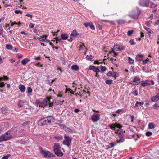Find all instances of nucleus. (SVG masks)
Listing matches in <instances>:
<instances>
[{"label": "nucleus", "instance_id": "obj_1", "mask_svg": "<svg viewBox=\"0 0 159 159\" xmlns=\"http://www.w3.org/2000/svg\"><path fill=\"white\" fill-rule=\"evenodd\" d=\"M139 5L143 7L154 8L157 4L150 1V0H140L139 2Z\"/></svg>", "mask_w": 159, "mask_h": 159}, {"label": "nucleus", "instance_id": "obj_2", "mask_svg": "<svg viewBox=\"0 0 159 159\" xmlns=\"http://www.w3.org/2000/svg\"><path fill=\"white\" fill-rule=\"evenodd\" d=\"M54 119L52 116H48L47 117L40 119L38 122V124L40 126H44L51 123L52 120Z\"/></svg>", "mask_w": 159, "mask_h": 159}, {"label": "nucleus", "instance_id": "obj_3", "mask_svg": "<svg viewBox=\"0 0 159 159\" xmlns=\"http://www.w3.org/2000/svg\"><path fill=\"white\" fill-rule=\"evenodd\" d=\"M53 148V151L57 156L59 157H62L63 156V153L61 151V147L59 143H54Z\"/></svg>", "mask_w": 159, "mask_h": 159}, {"label": "nucleus", "instance_id": "obj_4", "mask_svg": "<svg viewBox=\"0 0 159 159\" xmlns=\"http://www.w3.org/2000/svg\"><path fill=\"white\" fill-rule=\"evenodd\" d=\"M11 129L8 131L3 134L0 136V142L3 141H5L11 139L12 137V135H11Z\"/></svg>", "mask_w": 159, "mask_h": 159}, {"label": "nucleus", "instance_id": "obj_5", "mask_svg": "<svg viewBox=\"0 0 159 159\" xmlns=\"http://www.w3.org/2000/svg\"><path fill=\"white\" fill-rule=\"evenodd\" d=\"M41 153L43 156L46 157H55V155L53 153L48 151H45L43 150L41 151Z\"/></svg>", "mask_w": 159, "mask_h": 159}, {"label": "nucleus", "instance_id": "obj_6", "mask_svg": "<svg viewBox=\"0 0 159 159\" xmlns=\"http://www.w3.org/2000/svg\"><path fill=\"white\" fill-rule=\"evenodd\" d=\"M65 140L63 142L64 144L66 145L67 146H69L71 143L72 138L69 136H67L65 135L64 136Z\"/></svg>", "mask_w": 159, "mask_h": 159}, {"label": "nucleus", "instance_id": "obj_7", "mask_svg": "<svg viewBox=\"0 0 159 159\" xmlns=\"http://www.w3.org/2000/svg\"><path fill=\"white\" fill-rule=\"evenodd\" d=\"M49 102V97H46V98L44 99L43 101L41 102L40 107H44L45 106H47Z\"/></svg>", "mask_w": 159, "mask_h": 159}, {"label": "nucleus", "instance_id": "obj_8", "mask_svg": "<svg viewBox=\"0 0 159 159\" xmlns=\"http://www.w3.org/2000/svg\"><path fill=\"white\" fill-rule=\"evenodd\" d=\"M100 118V115L97 114H94L91 116V120L93 122H95L98 121Z\"/></svg>", "mask_w": 159, "mask_h": 159}, {"label": "nucleus", "instance_id": "obj_9", "mask_svg": "<svg viewBox=\"0 0 159 159\" xmlns=\"http://www.w3.org/2000/svg\"><path fill=\"white\" fill-rule=\"evenodd\" d=\"M140 79L137 77H135L130 83L133 85H137L140 83Z\"/></svg>", "mask_w": 159, "mask_h": 159}, {"label": "nucleus", "instance_id": "obj_10", "mask_svg": "<svg viewBox=\"0 0 159 159\" xmlns=\"http://www.w3.org/2000/svg\"><path fill=\"white\" fill-rule=\"evenodd\" d=\"M139 13L138 14L136 13L134 11H133L132 12L129 14V16L133 19H137L139 15Z\"/></svg>", "mask_w": 159, "mask_h": 159}, {"label": "nucleus", "instance_id": "obj_11", "mask_svg": "<svg viewBox=\"0 0 159 159\" xmlns=\"http://www.w3.org/2000/svg\"><path fill=\"white\" fill-rule=\"evenodd\" d=\"M89 69L90 70H92L94 72L96 73H99L100 72V70L99 69L94 66H90Z\"/></svg>", "mask_w": 159, "mask_h": 159}, {"label": "nucleus", "instance_id": "obj_12", "mask_svg": "<svg viewBox=\"0 0 159 159\" xmlns=\"http://www.w3.org/2000/svg\"><path fill=\"white\" fill-rule=\"evenodd\" d=\"M159 100V93L157 94L155 96L152 97L151 98L152 102H156Z\"/></svg>", "mask_w": 159, "mask_h": 159}, {"label": "nucleus", "instance_id": "obj_13", "mask_svg": "<svg viewBox=\"0 0 159 159\" xmlns=\"http://www.w3.org/2000/svg\"><path fill=\"white\" fill-rule=\"evenodd\" d=\"M143 57V55L141 54H138L135 57V59L137 61H138L139 62H140L142 60Z\"/></svg>", "mask_w": 159, "mask_h": 159}, {"label": "nucleus", "instance_id": "obj_14", "mask_svg": "<svg viewBox=\"0 0 159 159\" xmlns=\"http://www.w3.org/2000/svg\"><path fill=\"white\" fill-rule=\"evenodd\" d=\"M18 88L20 91L22 93L24 92H25V86L23 85H19L18 86Z\"/></svg>", "mask_w": 159, "mask_h": 159}, {"label": "nucleus", "instance_id": "obj_15", "mask_svg": "<svg viewBox=\"0 0 159 159\" xmlns=\"http://www.w3.org/2000/svg\"><path fill=\"white\" fill-rule=\"evenodd\" d=\"M71 69L73 70L77 71L79 70V68L77 65H74L71 66Z\"/></svg>", "mask_w": 159, "mask_h": 159}, {"label": "nucleus", "instance_id": "obj_16", "mask_svg": "<svg viewBox=\"0 0 159 159\" xmlns=\"http://www.w3.org/2000/svg\"><path fill=\"white\" fill-rule=\"evenodd\" d=\"M30 60L29 59L26 58L22 60L21 62V64L23 65H25Z\"/></svg>", "mask_w": 159, "mask_h": 159}, {"label": "nucleus", "instance_id": "obj_17", "mask_svg": "<svg viewBox=\"0 0 159 159\" xmlns=\"http://www.w3.org/2000/svg\"><path fill=\"white\" fill-rule=\"evenodd\" d=\"M61 37L62 40H66L68 38V36L67 34H63L61 35Z\"/></svg>", "mask_w": 159, "mask_h": 159}, {"label": "nucleus", "instance_id": "obj_18", "mask_svg": "<svg viewBox=\"0 0 159 159\" xmlns=\"http://www.w3.org/2000/svg\"><path fill=\"white\" fill-rule=\"evenodd\" d=\"M79 35L77 33V31L75 29L74 30L71 34L70 36L72 37H75Z\"/></svg>", "mask_w": 159, "mask_h": 159}, {"label": "nucleus", "instance_id": "obj_19", "mask_svg": "<svg viewBox=\"0 0 159 159\" xmlns=\"http://www.w3.org/2000/svg\"><path fill=\"white\" fill-rule=\"evenodd\" d=\"M126 21L123 19H119L116 20V22L119 24H125Z\"/></svg>", "mask_w": 159, "mask_h": 159}, {"label": "nucleus", "instance_id": "obj_20", "mask_svg": "<svg viewBox=\"0 0 159 159\" xmlns=\"http://www.w3.org/2000/svg\"><path fill=\"white\" fill-rule=\"evenodd\" d=\"M99 68L101 69V71H100V72L102 73L104 72L107 70V68L103 66L102 65L100 66Z\"/></svg>", "mask_w": 159, "mask_h": 159}, {"label": "nucleus", "instance_id": "obj_21", "mask_svg": "<svg viewBox=\"0 0 159 159\" xmlns=\"http://www.w3.org/2000/svg\"><path fill=\"white\" fill-rule=\"evenodd\" d=\"M54 138L58 141L59 140H61L63 139V137L62 135H56Z\"/></svg>", "mask_w": 159, "mask_h": 159}, {"label": "nucleus", "instance_id": "obj_22", "mask_svg": "<svg viewBox=\"0 0 159 159\" xmlns=\"http://www.w3.org/2000/svg\"><path fill=\"white\" fill-rule=\"evenodd\" d=\"M64 102V100L62 101L56 100L55 102V103L57 105H61L63 104V102Z\"/></svg>", "mask_w": 159, "mask_h": 159}, {"label": "nucleus", "instance_id": "obj_23", "mask_svg": "<svg viewBox=\"0 0 159 159\" xmlns=\"http://www.w3.org/2000/svg\"><path fill=\"white\" fill-rule=\"evenodd\" d=\"M155 125L153 123H149L148 124V128L150 129H152L155 128Z\"/></svg>", "mask_w": 159, "mask_h": 159}, {"label": "nucleus", "instance_id": "obj_24", "mask_svg": "<svg viewBox=\"0 0 159 159\" xmlns=\"http://www.w3.org/2000/svg\"><path fill=\"white\" fill-rule=\"evenodd\" d=\"M143 104L144 102H139L138 101H136V104L135 105V107H136L139 106L143 105Z\"/></svg>", "mask_w": 159, "mask_h": 159}, {"label": "nucleus", "instance_id": "obj_25", "mask_svg": "<svg viewBox=\"0 0 159 159\" xmlns=\"http://www.w3.org/2000/svg\"><path fill=\"white\" fill-rule=\"evenodd\" d=\"M144 29L147 31L148 34L149 35H150L152 33V32H153L149 28L147 27H144Z\"/></svg>", "mask_w": 159, "mask_h": 159}, {"label": "nucleus", "instance_id": "obj_26", "mask_svg": "<svg viewBox=\"0 0 159 159\" xmlns=\"http://www.w3.org/2000/svg\"><path fill=\"white\" fill-rule=\"evenodd\" d=\"M1 112L4 114H6L7 113V112L6 109L5 107H2L1 108Z\"/></svg>", "mask_w": 159, "mask_h": 159}, {"label": "nucleus", "instance_id": "obj_27", "mask_svg": "<svg viewBox=\"0 0 159 159\" xmlns=\"http://www.w3.org/2000/svg\"><path fill=\"white\" fill-rule=\"evenodd\" d=\"M116 133L118 134L119 135H121V134L123 133V130L121 128L119 129Z\"/></svg>", "mask_w": 159, "mask_h": 159}, {"label": "nucleus", "instance_id": "obj_28", "mask_svg": "<svg viewBox=\"0 0 159 159\" xmlns=\"http://www.w3.org/2000/svg\"><path fill=\"white\" fill-rule=\"evenodd\" d=\"M6 48L8 50H11L12 49V46L10 44H7L6 45Z\"/></svg>", "mask_w": 159, "mask_h": 159}, {"label": "nucleus", "instance_id": "obj_29", "mask_svg": "<svg viewBox=\"0 0 159 159\" xmlns=\"http://www.w3.org/2000/svg\"><path fill=\"white\" fill-rule=\"evenodd\" d=\"M113 80H107L105 81L106 83L108 85H111L112 84Z\"/></svg>", "mask_w": 159, "mask_h": 159}, {"label": "nucleus", "instance_id": "obj_30", "mask_svg": "<svg viewBox=\"0 0 159 159\" xmlns=\"http://www.w3.org/2000/svg\"><path fill=\"white\" fill-rule=\"evenodd\" d=\"M120 136V140L119 141H117V142L118 143H120L123 142L124 141V139L123 137Z\"/></svg>", "mask_w": 159, "mask_h": 159}, {"label": "nucleus", "instance_id": "obj_31", "mask_svg": "<svg viewBox=\"0 0 159 159\" xmlns=\"http://www.w3.org/2000/svg\"><path fill=\"white\" fill-rule=\"evenodd\" d=\"M119 74L117 72H114L113 73V76L115 79H116V78L117 77H118L119 76Z\"/></svg>", "mask_w": 159, "mask_h": 159}, {"label": "nucleus", "instance_id": "obj_32", "mask_svg": "<svg viewBox=\"0 0 159 159\" xmlns=\"http://www.w3.org/2000/svg\"><path fill=\"white\" fill-rule=\"evenodd\" d=\"M32 91V88L30 87H28L27 88V90L26 91L27 94H29L31 93Z\"/></svg>", "mask_w": 159, "mask_h": 159}, {"label": "nucleus", "instance_id": "obj_33", "mask_svg": "<svg viewBox=\"0 0 159 159\" xmlns=\"http://www.w3.org/2000/svg\"><path fill=\"white\" fill-rule=\"evenodd\" d=\"M128 60L129 61L128 63L130 64H133L134 63V60L130 57H128Z\"/></svg>", "mask_w": 159, "mask_h": 159}, {"label": "nucleus", "instance_id": "obj_34", "mask_svg": "<svg viewBox=\"0 0 159 159\" xmlns=\"http://www.w3.org/2000/svg\"><path fill=\"white\" fill-rule=\"evenodd\" d=\"M114 124L115 125V127H117L118 128H119V129H120L122 127V126L121 125L117 123H116Z\"/></svg>", "mask_w": 159, "mask_h": 159}, {"label": "nucleus", "instance_id": "obj_35", "mask_svg": "<svg viewBox=\"0 0 159 159\" xmlns=\"http://www.w3.org/2000/svg\"><path fill=\"white\" fill-rule=\"evenodd\" d=\"M134 32V30H129L127 32V35L128 36H130L132 35V34Z\"/></svg>", "mask_w": 159, "mask_h": 159}, {"label": "nucleus", "instance_id": "obj_36", "mask_svg": "<svg viewBox=\"0 0 159 159\" xmlns=\"http://www.w3.org/2000/svg\"><path fill=\"white\" fill-rule=\"evenodd\" d=\"M14 12L16 14H21L23 13L22 11L20 10H16Z\"/></svg>", "mask_w": 159, "mask_h": 159}, {"label": "nucleus", "instance_id": "obj_37", "mask_svg": "<svg viewBox=\"0 0 159 159\" xmlns=\"http://www.w3.org/2000/svg\"><path fill=\"white\" fill-rule=\"evenodd\" d=\"M150 84H149L148 83L144 82H142L141 83V85L143 87H145L148 85H149Z\"/></svg>", "mask_w": 159, "mask_h": 159}, {"label": "nucleus", "instance_id": "obj_38", "mask_svg": "<svg viewBox=\"0 0 159 159\" xmlns=\"http://www.w3.org/2000/svg\"><path fill=\"white\" fill-rule=\"evenodd\" d=\"M109 126L110 127L111 129L112 130H115L114 124H112L111 125H109Z\"/></svg>", "mask_w": 159, "mask_h": 159}, {"label": "nucleus", "instance_id": "obj_39", "mask_svg": "<svg viewBox=\"0 0 159 159\" xmlns=\"http://www.w3.org/2000/svg\"><path fill=\"white\" fill-rule=\"evenodd\" d=\"M3 29L2 26H0V35H2V37H4V36L2 34Z\"/></svg>", "mask_w": 159, "mask_h": 159}, {"label": "nucleus", "instance_id": "obj_40", "mask_svg": "<svg viewBox=\"0 0 159 159\" xmlns=\"http://www.w3.org/2000/svg\"><path fill=\"white\" fill-rule=\"evenodd\" d=\"M89 57L88 55H87L86 57V59L89 61H94V59L93 58H90Z\"/></svg>", "mask_w": 159, "mask_h": 159}, {"label": "nucleus", "instance_id": "obj_41", "mask_svg": "<svg viewBox=\"0 0 159 159\" xmlns=\"http://www.w3.org/2000/svg\"><path fill=\"white\" fill-rule=\"evenodd\" d=\"M159 107V106L156 103L153 105V108L156 110H157Z\"/></svg>", "mask_w": 159, "mask_h": 159}, {"label": "nucleus", "instance_id": "obj_42", "mask_svg": "<svg viewBox=\"0 0 159 159\" xmlns=\"http://www.w3.org/2000/svg\"><path fill=\"white\" fill-rule=\"evenodd\" d=\"M104 21L105 22H108L111 25H114V22L113 21H109L108 20H105Z\"/></svg>", "mask_w": 159, "mask_h": 159}, {"label": "nucleus", "instance_id": "obj_43", "mask_svg": "<svg viewBox=\"0 0 159 159\" xmlns=\"http://www.w3.org/2000/svg\"><path fill=\"white\" fill-rule=\"evenodd\" d=\"M63 129L66 131H69L70 129L65 125H64Z\"/></svg>", "mask_w": 159, "mask_h": 159}, {"label": "nucleus", "instance_id": "obj_44", "mask_svg": "<svg viewBox=\"0 0 159 159\" xmlns=\"http://www.w3.org/2000/svg\"><path fill=\"white\" fill-rule=\"evenodd\" d=\"M106 75L107 76L112 77L113 73H112V72L111 71H109V72L107 73Z\"/></svg>", "mask_w": 159, "mask_h": 159}, {"label": "nucleus", "instance_id": "obj_45", "mask_svg": "<svg viewBox=\"0 0 159 159\" xmlns=\"http://www.w3.org/2000/svg\"><path fill=\"white\" fill-rule=\"evenodd\" d=\"M18 107L19 108H21L23 106V104L21 103L20 100L19 101V102H18Z\"/></svg>", "mask_w": 159, "mask_h": 159}, {"label": "nucleus", "instance_id": "obj_46", "mask_svg": "<svg viewBox=\"0 0 159 159\" xmlns=\"http://www.w3.org/2000/svg\"><path fill=\"white\" fill-rule=\"evenodd\" d=\"M10 156L11 155L10 154L5 156L2 157V159H8L10 157Z\"/></svg>", "mask_w": 159, "mask_h": 159}, {"label": "nucleus", "instance_id": "obj_47", "mask_svg": "<svg viewBox=\"0 0 159 159\" xmlns=\"http://www.w3.org/2000/svg\"><path fill=\"white\" fill-rule=\"evenodd\" d=\"M152 134V133L151 132L148 131L146 133L145 135L146 136L149 137Z\"/></svg>", "mask_w": 159, "mask_h": 159}, {"label": "nucleus", "instance_id": "obj_48", "mask_svg": "<svg viewBox=\"0 0 159 159\" xmlns=\"http://www.w3.org/2000/svg\"><path fill=\"white\" fill-rule=\"evenodd\" d=\"M132 93L135 96H137L138 95V92L137 90L133 91Z\"/></svg>", "mask_w": 159, "mask_h": 159}, {"label": "nucleus", "instance_id": "obj_49", "mask_svg": "<svg viewBox=\"0 0 159 159\" xmlns=\"http://www.w3.org/2000/svg\"><path fill=\"white\" fill-rule=\"evenodd\" d=\"M149 59L147 58L145 60H144L143 61V64L144 65L146 64L148 62V61H149Z\"/></svg>", "mask_w": 159, "mask_h": 159}, {"label": "nucleus", "instance_id": "obj_50", "mask_svg": "<svg viewBox=\"0 0 159 159\" xmlns=\"http://www.w3.org/2000/svg\"><path fill=\"white\" fill-rule=\"evenodd\" d=\"M129 43L132 45H134L135 44L134 40V39H131L129 41Z\"/></svg>", "mask_w": 159, "mask_h": 159}, {"label": "nucleus", "instance_id": "obj_51", "mask_svg": "<svg viewBox=\"0 0 159 159\" xmlns=\"http://www.w3.org/2000/svg\"><path fill=\"white\" fill-rule=\"evenodd\" d=\"M3 80H7V81L8 80L9 78L7 76H6L5 75H3L2 76Z\"/></svg>", "mask_w": 159, "mask_h": 159}, {"label": "nucleus", "instance_id": "obj_52", "mask_svg": "<svg viewBox=\"0 0 159 159\" xmlns=\"http://www.w3.org/2000/svg\"><path fill=\"white\" fill-rule=\"evenodd\" d=\"M123 111V109H119L116 111V113L117 114H119L120 112Z\"/></svg>", "mask_w": 159, "mask_h": 159}, {"label": "nucleus", "instance_id": "obj_53", "mask_svg": "<svg viewBox=\"0 0 159 159\" xmlns=\"http://www.w3.org/2000/svg\"><path fill=\"white\" fill-rule=\"evenodd\" d=\"M54 39H55L56 41H58L59 42H60L62 40L61 38H59L58 37H56L54 38Z\"/></svg>", "mask_w": 159, "mask_h": 159}, {"label": "nucleus", "instance_id": "obj_54", "mask_svg": "<svg viewBox=\"0 0 159 159\" xmlns=\"http://www.w3.org/2000/svg\"><path fill=\"white\" fill-rule=\"evenodd\" d=\"M90 24L91 23H84L83 25L84 26H85V27H87L89 26Z\"/></svg>", "mask_w": 159, "mask_h": 159}, {"label": "nucleus", "instance_id": "obj_55", "mask_svg": "<svg viewBox=\"0 0 159 159\" xmlns=\"http://www.w3.org/2000/svg\"><path fill=\"white\" fill-rule=\"evenodd\" d=\"M90 28L92 30H94L95 29L94 26L91 23L89 25Z\"/></svg>", "mask_w": 159, "mask_h": 159}, {"label": "nucleus", "instance_id": "obj_56", "mask_svg": "<svg viewBox=\"0 0 159 159\" xmlns=\"http://www.w3.org/2000/svg\"><path fill=\"white\" fill-rule=\"evenodd\" d=\"M51 98L49 97V103L48 104V105H49V107H51L52 106H53V103L52 102H50V99Z\"/></svg>", "mask_w": 159, "mask_h": 159}, {"label": "nucleus", "instance_id": "obj_57", "mask_svg": "<svg viewBox=\"0 0 159 159\" xmlns=\"http://www.w3.org/2000/svg\"><path fill=\"white\" fill-rule=\"evenodd\" d=\"M29 122V121H25L23 123H22V125L23 126H25L28 124Z\"/></svg>", "mask_w": 159, "mask_h": 159}, {"label": "nucleus", "instance_id": "obj_58", "mask_svg": "<svg viewBox=\"0 0 159 159\" xmlns=\"http://www.w3.org/2000/svg\"><path fill=\"white\" fill-rule=\"evenodd\" d=\"M112 52L113 54L115 55H117V54L116 53V52L114 51L113 48L112 49V50L109 53L111 54V53Z\"/></svg>", "mask_w": 159, "mask_h": 159}, {"label": "nucleus", "instance_id": "obj_59", "mask_svg": "<svg viewBox=\"0 0 159 159\" xmlns=\"http://www.w3.org/2000/svg\"><path fill=\"white\" fill-rule=\"evenodd\" d=\"M124 48V47L123 46H121L120 47H119L117 48V50L119 51H120L122 50Z\"/></svg>", "mask_w": 159, "mask_h": 159}, {"label": "nucleus", "instance_id": "obj_60", "mask_svg": "<svg viewBox=\"0 0 159 159\" xmlns=\"http://www.w3.org/2000/svg\"><path fill=\"white\" fill-rule=\"evenodd\" d=\"M37 39L40 41L44 42V39H43L42 37H37Z\"/></svg>", "mask_w": 159, "mask_h": 159}, {"label": "nucleus", "instance_id": "obj_61", "mask_svg": "<svg viewBox=\"0 0 159 159\" xmlns=\"http://www.w3.org/2000/svg\"><path fill=\"white\" fill-rule=\"evenodd\" d=\"M5 85V84L4 82H1L0 83V87H3Z\"/></svg>", "mask_w": 159, "mask_h": 159}, {"label": "nucleus", "instance_id": "obj_62", "mask_svg": "<svg viewBox=\"0 0 159 159\" xmlns=\"http://www.w3.org/2000/svg\"><path fill=\"white\" fill-rule=\"evenodd\" d=\"M57 124L61 128H63L64 125L63 124H59V123H57Z\"/></svg>", "mask_w": 159, "mask_h": 159}, {"label": "nucleus", "instance_id": "obj_63", "mask_svg": "<svg viewBox=\"0 0 159 159\" xmlns=\"http://www.w3.org/2000/svg\"><path fill=\"white\" fill-rule=\"evenodd\" d=\"M35 102L37 105H39V106H40L41 102L39 101V100L36 99V100Z\"/></svg>", "mask_w": 159, "mask_h": 159}, {"label": "nucleus", "instance_id": "obj_64", "mask_svg": "<svg viewBox=\"0 0 159 159\" xmlns=\"http://www.w3.org/2000/svg\"><path fill=\"white\" fill-rule=\"evenodd\" d=\"M129 116L130 117L131 122H134V116L133 115H130Z\"/></svg>", "mask_w": 159, "mask_h": 159}]
</instances>
